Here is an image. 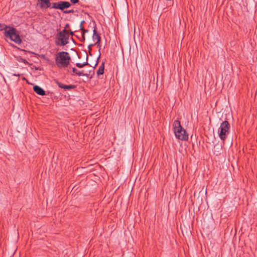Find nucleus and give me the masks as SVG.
<instances>
[{"instance_id": "bb28decb", "label": "nucleus", "mask_w": 257, "mask_h": 257, "mask_svg": "<svg viewBox=\"0 0 257 257\" xmlns=\"http://www.w3.org/2000/svg\"><path fill=\"white\" fill-rule=\"evenodd\" d=\"M84 22V21H81L80 24H81L82 25L83 24Z\"/></svg>"}, {"instance_id": "2eb2a0df", "label": "nucleus", "mask_w": 257, "mask_h": 257, "mask_svg": "<svg viewBox=\"0 0 257 257\" xmlns=\"http://www.w3.org/2000/svg\"><path fill=\"white\" fill-rule=\"evenodd\" d=\"M7 28V25L5 24L0 23V31H3L4 29Z\"/></svg>"}, {"instance_id": "6ab92c4d", "label": "nucleus", "mask_w": 257, "mask_h": 257, "mask_svg": "<svg viewBox=\"0 0 257 257\" xmlns=\"http://www.w3.org/2000/svg\"><path fill=\"white\" fill-rule=\"evenodd\" d=\"M73 12H74V10H69V11H64V13H65V14H68V13H73Z\"/></svg>"}, {"instance_id": "a211bd4d", "label": "nucleus", "mask_w": 257, "mask_h": 257, "mask_svg": "<svg viewBox=\"0 0 257 257\" xmlns=\"http://www.w3.org/2000/svg\"><path fill=\"white\" fill-rule=\"evenodd\" d=\"M70 2L72 4H77L79 2V0H70Z\"/></svg>"}, {"instance_id": "f03ea898", "label": "nucleus", "mask_w": 257, "mask_h": 257, "mask_svg": "<svg viewBox=\"0 0 257 257\" xmlns=\"http://www.w3.org/2000/svg\"><path fill=\"white\" fill-rule=\"evenodd\" d=\"M173 127L176 138L182 141H186L188 140V134L181 126L180 121L175 120L173 122Z\"/></svg>"}, {"instance_id": "423d86ee", "label": "nucleus", "mask_w": 257, "mask_h": 257, "mask_svg": "<svg viewBox=\"0 0 257 257\" xmlns=\"http://www.w3.org/2000/svg\"><path fill=\"white\" fill-rule=\"evenodd\" d=\"M3 31H4V36L7 38H9L10 39L17 30L13 27L7 26V28L4 29Z\"/></svg>"}, {"instance_id": "412c9836", "label": "nucleus", "mask_w": 257, "mask_h": 257, "mask_svg": "<svg viewBox=\"0 0 257 257\" xmlns=\"http://www.w3.org/2000/svg\"><path fill=\"white\" fill-rule=\"evenodd\" d=\"M100 57V53L99 54V55L98 57L97 58V62H96V64H95V65L94 67H95L97 65V64H98V61H99V59Z\"/></svg>"}, {"instance_id": "cd10ccee", "label": "nucleus", "mask_w": 257, "mask_h": 257, "mask_svg": "<svg viewBox=\"0 0 257 257\" xmlns=\"http://www.w3.org/2000/svg\"><path fill=\"white\" fill-rule=\"evenodd\" d=\"M70 34H71V35H73V32H71Z\"/></svg>"}, {"instance_id": "4be33fe9", "label": "nucleus", "mask_w": 257, "mask_h": 257, "mask_svg": "<svg viewBox=\"0 0 257 257\" xmlns=\"http://www.w3.org/2000/svg\"><path fill=\"white\" fill-rule=\"evenodd\" d=\"M22 62L24 63L25 64H27L28 62V61L26 60V59H23L22 58Z\"/></svg>"}, {"instance_id": "1a4fd4ad", "label": "nucleus", "mask_w": 257, "mask_h": 257, "mask_svg": "<svg viewBox=\"0 0 257 257\" xmlns=\"http://www.w3.org/2000/svg\"><path fill=\"white\" fill-rule=\"evenodd\" d=\"M33 90L38 95L43 96L46 94L45 90L39 86H34Z\"/></svg>"}, {"instance_id": "f8f14e48", "label": "nucleus", "mask_w": 257, "mask_h": 257, "mask_svg": "<svg viewBox=\"0 0 257 257\" xmlns=\"http://www.w3.org/2000/svg\"><path fill=\"white\" fill-rule=\"evenodd\" d=\"M104 62H102L97 71V75H102L104 73Z\"/></svg>"}, {"instance_id": "393cba45", "label": "nucleus", "mask_w": 257, "mask_h": 257, "mask_svg": "<svg viewBox=\"0 0 257 257\" xmlns=\"http://www.w3.org/2000/svg\"><path fill=\"white\" fill-rule=\"evenodd\" d=\"M69 26V24H67L65 26V28L64 29H66V28H67Z\"/></svg>"}, {"instance_id": "c85d7f7f", "label": "nucleus", "mask_w": 257, "mask_h": 257, "mask_svg": "<svg viewBox=\"0 0 257 257\" xmlns=\"http://www.w3.org/2000/svg\"><path fill=\"white\" fill-rule=\"evenodd\" d=\"M23 80H26V78H25V77H23Z\"/></svg>"}, {"instance_id": "39448f33", "label": "nucleus", "mask_w": 257, "mask_h": 257, "mask_svg": "<svg viewBox=\"0 0 257 257\" xmlns=\"http://www.w3.org/2000/svg\"><path fill=\"white\" fill-rule=\"evenodd\" d=\"M71 4L68 2L59 1L57 3H52V8L63 11L65 9L69 8Z\"/></svg>"}, {"instance_id": "b1692460", "label": "nucleus", "mask_w": 257, "mask_h": 257, "mask_svg": "<svg viewBox=\"0 0 257 257\" xmlns=\"http://www.w3.org/2000/svg\"><path fill=\"white\" fill-rule=\"evenodd\" d=\"M13 75L16 76H19L20 75L19 74H14Z\"/></svg>"}, {"instance_id": "a878e982", "label": "nucleus", "mask_w": 257, "mask_h": 257, "mask_svg": "<svg viewBox=\"0 0 257 257\" xmlns=\"http://www.w3.org/2000/svg\"><path fill=\"white\" fill-rule=\"evenodd\" d=\"M80 30H81V28H83L82 25L81 24L80 25Z\"/></svg>"}, {"instance_id": "f257e3e1", "label": "nucleus", "mask_w": 257, "mask_h": 257, "mask_svg": "<svg viewBox=\"0 0 257 257\" xmlns=\"http://www.w3.org/2000/svg\"><path fill=\"white\" fill-rule=\"evenodd\" d=\"M55 60L56 65L58 68H66L70 64L71 57L69 53L61 51L56 54Z\"/></svg>"}, {"instance_id": "dca6fc26", "label": "nucleus", "mask_w": 257, "mask_h": 257, "mask_svg": "<svg viewBox=\"0 0 257 257\" xmlns=\"http://www.w3.org/2000/svg\"><path fill=\"white\" fill-rule=\"evenodd\" d=\"M72 71L75 74V75H77V73L79 72V70H78L77 69H76L75 68L73 67L72 68Z\"/></svg>"}, {"instance_id": "4468645a", "label": "nucleus", "mask_w": 257, "mask_h": 257, "mask_svg": "<svg viewBox=\"0 0 257 257\" xmlns=\"http://www.w3.org/2000/svg\"><path fill=\"white\" fill-rule=\"evenodd\" d=\"M84 71L82 70L81 71H79V72L77 73V76H85L88 77V75L87 74H85L83 73Z\"/></svg>"}, {"instance_id": "9b49d317", "label": "nucleus", "mask_w": 257, "mask_h": 257, "mask_svg": "<svg viewBox=\"0 0 257 257\" xmlns=\"http://www.w3.org/2000/svg\"><path fill=\"white\" fill-rule=\"evenodd\" d=\"M41 7L43 8H52V3H50L51 0H40Z\"/></svg>"}, {"instance_id": "20e7f679", "label": "nucleus", "mask_w": 257, "mask_h": 257, "mask_svg": "<svg viewBox=\"0 0 257 257\" xmlns=\"http://www.w3.org/2000/svg\"><path fill=\"white\" fill-rule=\"evenodd\" d=\"M229 128L230 124L227 121H223L221 123L218 132L219 137L222 141H224L226 139L229 133Z\"/></svg>"}, {"instance_id": "aec40b11", "label": "nucleus", "mask_w": 257, "mask_h": 257, "mask_svg": "<svg viewBox=\"0 0 257 257\" xmlns=\"http://www.w3.org/2000/svg\"><path fill=\"white\" fill-rule=\"evenodd\" d=\"M85 40V35L84 34H82V40H81V42H84Z\"/></svg>"}, {"instance_id": "6e6552de", "label": "nucleus", "mask_w": 257, "mask_h": 257, "mask_svg": "<svg viewBox=\"0 0 257 257\" xmlns=\"http://www.w3.org/2000/svg\"><path fill=\"white\" fill-rule=\"evenodd\" d=\"M10 40L12 41H14L17 44H20L22 42V40L17 31L14 34V35H13L12 38H11Z\"/></svg>"}, {"instance_id": "7ed1b4c3", "label": "nucleus", "mask_w": 257, "mask_h": 257, "mask_svg": "<svg viewBox=\"0 0 257 257\" xmlns=\"http://www.w3.org/2000/svg\"><path fill=\"white\" fill-rule=\"evenodd\" d=\"M69 35L67 30L64 29L58 33L55 36V44L58 46H63L69 43Z\"/></svg>"}, {"instance_id": "f3484780", "label": "nucleus", "mask_w": 257, "mask_h": 257, "mask_svg": "<svg viewBox=\"0 0 257 257\" xmlns=\"http://www.w3.org/2000/svg\"><path fill=\"white\" fill-rule=\"evenodd\" d=\"M81 31H82V34H84V35L86 33L88 32V30H85L84 28H81Z\"/></svg>"}, {"instance_id": "9d476101", "label": "nucleus", "mask_w": 257, "mask_h": 257, "mask_svg": "<svg viewBox=\"0 0 257 257\" xmlns=\"http://www.w3.org/2000/svg\"><path fill=\"white\" fill-rule=\"evenodd\" d=\"M93 34L92 39H93V41H95V40H96V42H95V43L94 44H97V45H98V46H99L100 45L101 37L99 36V35L96 33L95 28H94V29L93 30Z\"/></svg>"}, {"instance_id": "5701e85b", "label": "nucleus", "mask_w": 257, "mask_h": 257, "mask_svg": "<svg viewBox=\"0 0 257 257\" xmlns=\"http://www.w3.org/2000/svg\"><path fill=\"white\" fill-rule=\"evenodd\" d=\"M94 45V44H90V45L88 46V49H89V50H91V47L92 46H93Z\"/></svg>"}, {"instance_id": "0eeeda50", "label": "nucleus", "mask_w": 257, "mask_h": 257, "mask_svg": "<svg viewBox=\"0 0 257 257\" xmlns=\"http://www.w3.org/2000/svg\"><path fill=\"white\" fill-rule=\"evenodd\" d=\"M56 83L60 88L65 90H71L76 88V85H65L59 82L58 81H56Z\"/></svg>"}, {"instance_id": "ddd939ff", "label": "nucleus", "mask_w": 257, "mask_h": 257, "mask_svg": "<svg viewBox=\"0 0 257 257\" xmlns=\"http://www.w3.org/2000/svg\"><path fill=\"white\" fill-rule=\"evenodd\" d=\"M86 65H89L88 63L87 62V61L86 62H83L82 63H77L76 64V65L77 67L79 68H83L84 66Z\"/></svg>"}]
</instances>
